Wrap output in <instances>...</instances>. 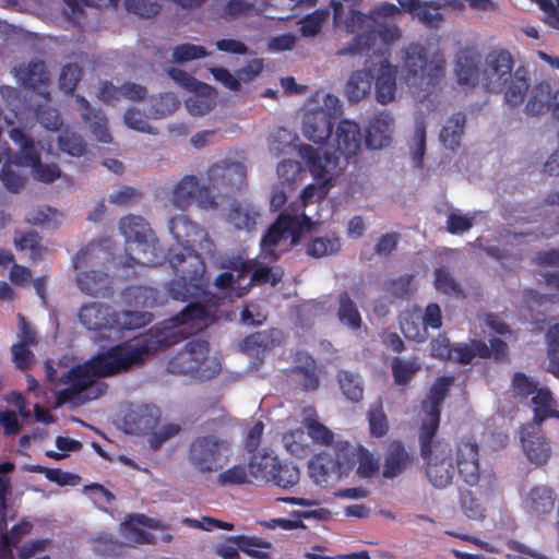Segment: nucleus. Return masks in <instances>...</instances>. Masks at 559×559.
Masks as SVG:
<instances>
[{"mask_svg": "<svg viewBox=\"0 0 559 559\" xmlns=\"http://www.w3.org/2000/svg\"><path fill=\"white\" fill-rule=\"evenodd\" d=\"M212 306L189 305L178 316L154 326L147 334L102 350L84 365L71 368L61 374L64 389L53 388L58 403H79L97 399L104 391L102 377L127 371L139 365L152 353L177 343L215 320Z\"/></svg>", "mask_w": 559, "mask_h": 559, "instance_id": "1", "label": "nucleus"}, {"mask_svg": "<svg viewBox=\"0 0 559 559\" xmlns=\"http://www.w3.org/2000/svg\"><path fill=\"white\" fill-rule=\"evenodd\" d=\"M298 136L285 128H277L269 139L271 153L278 156L289 147L298 148L299 156L307 164L316 183L308 185L300 194V201L294 214H282L269 228L261 240V252L265 258L276 259L281 253L297 245L301 237L317 229L320 224L319 207L328 194L332 181L340 175L342 167L335 154L325 147L297 145Z\"/></svg>", "mask_w": 559, "mask_h": 559, "instance_id": "2", "label": "nucleus"}, {"mask_svg": "<svg viewBox=\"0 0 559 559\" xmlns=\"http://www.w3.org/2000/svg\"><path fill=\"white\" fill-rule=\"evenodd\" d=\"M451 378H440L431 386L426 401L423 402L425 417L419 428L420 452L426 462V475L436 488H445L452 484L456 463L460 478L471 487L491 486L493 473L480 466L479 444L473 436H463L454 447L445 441H433L439 427V405L443 401Z\"/></svg>", "mask_w": 559, "mask_h": 559, "instance_id": "3", "label": "nucleus"}, {"mask_svg": "<svg viewBox=\"0 0 559 559\" xmlns=\"http://www.w3.org/2000/svg\"><path fill=\"white\" fill-rule=\"evenodd\" d=\"M349 2L331 0L335 28L354 35L347 47L340 50V55H383L386 47L401 37L399 27L385 22L399 15L400 9L385 2L365 14Z\"/></svg>", "mask_w": 559, "mask_h": 559, "instance_id": "4", "label": "nucleus"}, {"mask_svg": "<svg viewBox=\"0 0 559 559\" xmlns=\"http://www.w3.org/2000/svg\"><path fill=\"white\" fill-rule=\"evenodd\" d=\"M169 231L177 247L169 251V263L177 273L169 293L175 299L186 300L204 294L205 266L201 254L212 253L213 245L204 229L180 214L169 221Z\"/></svg>", "mask_w": 559, "mask_h": 559, "instance_id": "5", "label": "nucleus"}, {"mask_svg": "<svg viewBox=\"0 0 559 559\" xmlns=\"http://www.w3.org/2000/svg\"><path fill=\"white\" fill-rule=\"evenodd\" d=\"M445 60L438 50L428 51L419 45H411L405 50L401 74V86L419 100L435 93L444 72Z\"/></svg>", "mask_w": 559, "mask_h": 559, "instance_id": "6", "label": "nucleus"}, {"mask_svg": "<svg viewBox=\"0 0 559 559\" xmlns=\"http://www.w3.org/2000/svg\"><path fill=\"white\" fill-rule=\"evenodd\" d=\"M226 267L228 271L216 277L215 286L229 300L243 296L251 282L270 283L274 286L283 276V271L277 266H262L254 260L245 261L242 258L229 261Z\"/></svg>", "mask_w": 559, "mask_h": 559, "instance_id": "7", "label": "nucleus"}, {"mask_svg": "<svg viewBox=\"0 0 559 559\" xmlns=\"http://www.w3.org/2000/svg\"><path fill=\"white\" fill-rule=\"evenodd\" d=\"M79 320L91 332L99 333L107 338H118L123 330L141 328L151 318L148 314L138 311L116 313L106 305L92 302L80 309Z\"/></svg>", "mask_w": 559, "mask_h": 559, "instance_id": "8", "label": "nucleus"}, {"mask_svg": "<svg viewBox=\"0 0 559 559\" xmlns=\"http://www.w3.org/2000/svg\"><path fill=\"white\" fill-rule=\"evenodd\" d=\"M120 231L126 239L124 257L119 264L123 269L136 270L158 263L155 237L142 217L127 216L120 221ZM126 275L129 274L126 270Z\"/></svg>", "mask_w": 559, "mask_h": 559, "instance_id": "9", "label": "nucleus"}, {"mask_svg": "<svg viewBox=\"0 0 559 559\" xmlns=\"http://www.w3.org/2000/svg\"><path fill=\"white\" fill-rule=\"evenodd\" d=\"M108 241L90 243L78 252L73 260L76 270V283L81 290L91 295L103 293L107 288L109 277L103 271L104 263L110 258Z\"/></svg>", "mask_w": 559, "mask_h": 559, "instance_id": "10", "label": "nucleus"}, {"mask_svg": "<svg viewBox=\"0 0 559 559\" xmlns=\"http://www.w3.org/2000/svg\"><path fill=\"white\" fill-rule=\"evenodd\" d=\"M338 97L323 91L316 92L305 105L302 134L317 144L331 135V120L341 114Z\"/></svg>", "mask_w": 559, "mask_h": 559, "instance_id": "11", "label": "nucleus"}, {"mask_svg": "<svg viewBox=\"0 0 559 559\" xmlns=\"http://www.w3.org/2000/svg\"><path fill=\"white\" fill-rule=\"evenodd\" d=\"M230 443L218 436H200L189 447L188 460L195 471L202 474L217 473L233 459Z\"/></svg>", "mask_w": 559, "mask_h": 559, "instance_id": "12", "label": "nucleus"}, {"mask_svg": "<svg viewBox=\"0 0 559 559\" xmlns=\"http://www.w3.org/2000/svg\"><path fill=\"white\" fill-rule=\"evenodd\" d=\"M171 373L188 374L199 380H206L215 377L222 370V364L216 354H210L204 342H190L168 364Z\"/></svg>", "mask_w": 559, "mask_h": 559, "instance_id": "13", "label": "nucleus"}, {"mask_svg": "<svg viewBox=\"0 0 559 559\" xmlns=\"http://www.w3.org/2000/svg\"><path fill=\"white\" fill-rule=\"evenodd\" d=\"M490 346L486 343L473 340L469 343L451 345L445 335H439L431 342V355L440 359L467 364L474 358H502L507 354V345L499 338H490Z\"/></svg>", "mask_w": 559, "mask_h": 559, "instance_id": "14", "label": "nucleus"}, {"mask_svg": "<svg viewBox=\"0 0 559 559\" xmlns=\"http://www.w3.org/2000/svg\"><path fill=\"white\" fill-rule=\"evenodd\" d=\"M307 473L312 483L326 488L350 476L348 461L343 457L342 451H321L317 453L307 465Z\"/></svg>", "mask_w": 559, "mask_h": 559, "instance_id": "15", "label": "nucleus"}, {"mask_svg": "<svg viewBox=\"0 0 559 559\" xmlns=\"http://www.w3.org/2000/svg\"><path fill=\"white\" fill-rule=\"evenodd\" d=\"M442 325V312L437 304H429L421 312L408 310L402 313L400 326L406 338L424 342L428 337L429 329H439Z\"/></svg>", "mask_w": 559, "mask_h": 559, "instance_id": "16", "label": "nucleus"}, {"mask_svg": "<svg viewBox=\"0 0 559 559\" xmlns=\"http://www.w3.org/2000/svg\"><path fill=\"white\" fill-rule=\"evenodd\" d=\"M168 73L176 83L191 92L186 102L191 115L202 116L211 110L216 100V95L211 86L198 82L186 72L176 68H171Z\"/></svg>", "mask_w": 559, "mask_h": 559, "instance_id": "17", "label": "nucleus"}, {"mask_svg": "<svg viewBox=\"0 0 559 559\" xmlns=\"http://www.w3.org/2000/svg\"><path fill=\"white\" fill-rule=\"evenodd\" d=\"M513 59L506 50L487 55L480 72V83L490 92H500L513 74Z\"/></svg>", "mask_w": 559, "mask_h": 559, "instance_id": "18", "label": "nucleus"}, {"mask_svg": "<svg viewBox=\"0 0 559 559\" xmlns=\"http://www.w3.org/2000/svg\"><path fill=\"white\" fill-rule=\"evenodd\" d=\"M337 448L343 453V457L349 463L350 475L355 473L360 478H370L378 474L380 463L378 455L359 443H353L349 440H340Z\"/></svg>", "mask_w": 559, "mask_h": 559, "instance_id": "19", "label": "nucleus"}, {"mask_svg": "<svg viewBox=\"0 0 559 559\" xmlns=\"http://www.w3.org/2000/svg\"><path fill=\"white\" fill-rule=\"evenodd\" d=\"M520 440L522 450L531 464L543 466L548 463L552 454L551 444L537 425L527 424L523 426Z\"/></svg>", "mask_w": 559, "mask_h": 559, "instance_id": "20", "label": "nucleus"}, {"mask_svg": "<svg viewBox=\"0 0 559 559\" xmlns=\"http://www.w3.org/2000/svg\"><path fill=\"white\" fill-rule=\"evenodd\" d=\"M165 524L143 514L130 515L120 524V534L131 545L151 544L154 536L150 531H164Z\"/></svg>", "mask_w": 559, "mask_h": 559, "instance_id": "21", "label": "nucleus"}, {"mask_svg": "<svg viewBox=\"0 0 559 559\" xmlns=\"http://www.w3.org/2000/svg\"><path fill=\"white\" fill-rule=\"evenodd\" d=\"M171 202L180 210H186L193 202L202 209H211L215 205L209 190L201 187L194 177H185L175 187L171 195Z\"/></svg>", "mask_w": 559, "mask_h": 559, "instance_id": "22", "label": "nucleus"}, {"mask_svg": "<svg viewBox=\"0 0 559 559\" xmlns=\"http://www.w3.org/2000/svg\"><path fill=\"white\" fill-rule=\"evenodd\" d=\"M337 152L346 159L356 157L362 151V133L358 123L353 120H342L333 134Z\"/></svg>", "mask_w": 559, "mask_h": 559, "instance_id": "23", "label": "nucleus"}, {"mask_svg": "<svg viewBox=\"0 0 559 559\" xmlns=\"http://www.w3.org/2000/svg\"><path fill=\"white\" fill-rule=\"evenodd\" d=\"M374 73V95L378 103L386 105L393 102L397 93L396 67L386 59L371 67Z\"/></svg>", "mask_w": 559, "mask_h": 559, "instance_id": "24", "label": "nucleus"}, {"mask_svg": "<svg viewBox=\"0 0 559 559\" xmlns=\"http://www.w3.org/2000/svg\"><path fill=\"white\" fill-rule=\"evenodd\" d=\"M301 423L311 440L317 444L329 447L328 451H337V442L345 440L319 421L318 414L313 407L308 406L302 409Z\"/></svg>", "mask_w": 559, "mask_h": 559, "instance_id": "25", "label": "nucleus"}, {"mask_svg": "<svg viewBox=\"0 0 559 559\" xmlns=\"http://www.w3.org/2000/svg\"><path fill=\"white\" fill-rule=\"evenodd\" d=\"M262 70L263 60L253 59L238 71V79L223 68H214L211 70V72L216 81L221 82L227 88L236 91L240 85V81L250 82L254 80L262 72Z\"/></svg>", "mask_w": 559, "mask_h": 559, "instance_id": "26", "label": "nucleus"}, {"mask_svg": "<svg viewBox=\"0 0 559 559\" xmlns=\"http://www.w3.org/2000/svg\"><path fill=\"white\" fill-rule=\"evenodd\" d=\"M393 120L388 115L374 117L366 129V146L370 150H381L391 142Z\"/></svg>", "mask_w": 559, "mask_h": 559, "instance_id": "27", "label": "nucleus"}, {"mask_svg": "<svg viewBox=\"0 0 559 559\" xmlns=\"http://www.w3.org/2000/svg\"><path fill=\"white\" fill-rule=\"evenodd\" d=\"M530 87L528 71L519 67L513 71L509 82L503 85L502 93L506 103L511 107H518L523 104Z\"/></svg>", "mask_w": 559, "mask_h": 559, "instance_id": "28", "label": "nucleus"}, {"mask_svg": "<svg viewBox=\"0 0 559 559\" xmlns=\"http://www.w3.org/2000/svg\"><path fill=\"white\" fill-rule=\"evenodd\" d=\"M409 464L411 456L408 452L400 442L393 441L389 444L386 450L382 475L384 478H394L402 474Z\"/></svg>", "mask_w": 559, "mask_h": 559, "instance_id": "29", "label": "nucleus"}, {"mask_svg": "<svg viewBox=\"0 0 559 559\" xmlns=\"http://www.w3.org/2000/svg\"><path fill=\"white\" fill-rule=\"evenodd\" d=\"M478 61V57L473 53H462L459 57L455 66V76L457 84L463 90H471L480 82Z\"/></svg>", "mask_w": 559, "mask_h": 559, "instance_id": "30", "label": "nucleus"}, {"mask_svg": "<svg viewBox=\"0 0 559 559\" xmlns=\"http://www.w3.org/2000/svg\"><path fill=\"white\" fill-rule=\"evenodd\" d=\"M372 78L371 68L354 71L345 84L347 99L350 103H358L366 98L371 92Z\"/></svg>", "mask_w": 559, "mask_h": 559, "instance_id": "31", "label": "nucleus"}, {"mask_svg": "<svg viewBox=\"0 0 559 559\" xmlns=\"http://www.w3.org/2000/svg\"><path fill=\"white\" fill-rule=\"evenodd\" d=\"M534 419L532 424L540 426L547 418L559 419V411L557 409V402L554 400L550 391L547 388H539L532 397Z\"/></svg>", "mask_w": 559, "mask_h": 559, "instance_id": "32", "label": "nucleus"}, {"mask_svg": "<svg viewBox=\"0 0 559 559\" xmlns=\"http://www.w3.org/2000/svg\"><path fill=\"white\" fill-rule=\"evenodd\" d=\"M19 338L20 342L13 344L11 350L14 364L23 369L27 368L33 361V354L28 350L27 346L35 343V334L23 318H20Z\"/></svg>", "mask_w": 559, "mask_h": 559, "instance_id": "33", "label": "nucleus"}, {"mask_svg": "<svg viewBox=\"0 0 559 559\" xmlns=\"http://www.w3.org/2000/svg\"><path fill=\"white\" fill-rule=\"evenodd\" d=\"M400 10L403 9L413 13L420 22L429 26H436L442 21L439 8L432 3L421 2L420 0H397Z\"/></svg>", "mask_w": 559, "mask_h": 559, "instance_id": "34", "label": "nucleus"}, {"mask_svg": "<svg viewBox=\"0 0 559 559\" xmlns=\"http://www.w3.org/2000/svg\"><path fill=\"white\" fill-rule=\"evenodd\" d=\"M465 117L457 112L451 116L442 126L440 131V142L442 145L451 151L456 150L464 134Z\"/></svg>", "mask_w": 559, "mask_h": 559, "instance_id": "35", "label": "nucleus"}, {"mask_svg": "<svg viewBox=\"0 0 559 559\" xmlns=\"http://www.w3.org/2000/svg\"><path fill=\"white\" fill-rule=\"evenodd\" d=\"M554 504V492L545 486L532 488L524 498L525 508L539 515L549 513Z\"/></svg>", "mask_w": 559, "mask_h": 559, "instance_id": "36", "label": "nucleus"}, {"mask_svg": "<svg viewBox=\"0 0 559 559\" xmlns=\"http://www.w3.org/2000/svg\"><path fill=\"white\" fill-rule=\"evenodd\" d=\"M278 459L273 452L255 453L251 456L249 468L252 480L270 481L276 471Z\"/></svg>", "mask_w": 559, "mask_h": 559, "instance_id": "37", "label": "nucleus"}, {"mask_svg": "<svg viewBox=\"0 0 559 559\" xmlns=\"http://www.w3.org/2000/svg\"><path fill=\"white\" fill-rule=\"evenodd\" d=\"M145 95V88L141 85L128 83L121 88H117L110 83H104L98 92V97L105 103H114L119 100L122 96L138 100L142 99Z\"/></svg>", "mask_w": 559, "mask_h": 559, "instance_id": "38", "label": "nucleus"}, {"mask_svg": "<svg viewBox=\"0 0 559 559\" xmlns=\"http://www.w3.org/2000/svg\"><path fill=\"white\" fill-rule=\"evenodd\" d=\"M342 241L335 233L312 238L307 245V254L312 258H324L341 251Z\"/></svg>", "mask_w": 559, "mask_h": 559, "instance_id": "39", "label": "nucleus"}, {"mask_svg": "<svg viewBox=\"0 0 559 559\" xmlns=\"http://www.w3.org/2000/svg\"><path fill=\"white\" fill-rule=\"evenodd\" d=\"M259 211L250 204H233L228 221L237 229L251 230L258 223Z\"/></svg>", "mask_w": 559, "mask_h": 559, "instance_id": "40", "label": "nucleus"}, {"mask_svg": "<svg viewBox=\"0 0 559 559\" xmlns=\"http://www.w3.org/2000/svg\"><path fill=\"white\" fill-rule=\"evenodd\" d=\"M282 500L302 507L297 514L305 519L325 520L330 515V511L321 507V501L318 498L289 497Z\"/></svg>", "mask_w": 559, "mask_h": 559, "instance_id": "41", "label": "nucleus"}, {"mask_svg": "<svg viewBox=\"0 0 559 559\" xmlns=\"http://www.w3.org/2000/svg\"><path fill=\"white\" fill-rule=\"evenodd\" d=\"M426 150V124L423 120H416L409 140V151L415 167L420 168Z\"/></svg>", "mask_w": 559, "mask_h": 559, "instance_id": "42", "label": "nucleus"}, {"mask_svg": "<svg viewBox=\"0 0 559 559\" xmlns=\"http://www.w3.org/2000/svg\"><path fill=\"white\" fill-rule=\"evenodd\" d=\"M249 465L234 464L223 468L217 475V483L223 486L241 485L252 483Z\"/></svg>", "mask_w": 559, "mask_h": 559, "instance_id": "43", "label": "nucleus"}, {"mask_svg": "<svg viewBox=\"0 0 559 559\" xmlns=\"http://www.w3.org/2000/svg\"><path fill=\"white\" fill-rule=\"evenodd\" d=\"M340 389L343 395L352 402H358L364 395V385L358 374L341 371L338 373Z\"/></svg>", "mask_w": 559, "mask_h": 559, "instance_id": "44", "label": "nucleus"}, {"mask_svg": "<svg viewBox=\"0 0 559 559\" xmlns=\"http://www.w3.org/2000/svg\"><path fill=\"white\" fill-rule=\"evenodd\" d=\"M547 370L554 376L559 378V323H554L549 326L546 333Z\"/></svg>", "mask_w": 559, "mask_h": 559, "instance_id": "45", "label": "nucleus"}, {"mask_svg": "<svg viewBox=\"0 0 559 559\" xmlns=\"http://www.w3.org/2000/svg\"><path fill=\"white\" fill-rule=\"evenodd\" d=\"M235 542L242 552L246 555L258 558L267 559L271 544L257 537L245 535L235 536Z\"/></svg>", "mask_w": 559, "mask_h": 559, "instance_id": "46", "label": "nucleus"}, {"mask_svg": "<svg viewBox=\"0 0 559 559\" xmlns=\"http://www.w3.org/2000/svg\"><path fill=\"white\" fill-rule=\"evenodd\" d=\"M76 103L82 111V117L85 121L90 122L92 132L99 142L107 143L110 141V135L106 129V118L100 114H94V121H91L88 116V103L83 97H76Z\"/></svg>", "mask_w": 559, "mask_h": 559, "instance_id": "47", "label": "nucleus"}, {"mask_svg": "<svg viewBox=\"0 0 559 559\" xmlns=\"http://www.w3.org/2000/svg\"><path fill=\"white\" fill-rule=\"evenodd\" d=\"M367 419L369 435L372 438H382L388 433L390 424L381 404L370 406Z\"/></svg>", "mask_w": 559, "mask_h": 559, "instance_id": "48", "label": "nucleus"}, {"mask_svg": "<svg viewBox=\"0 0 559 559\" xmlns=\"http://www.w3.org/2000/svg\"><path fill=\"white\" fill-rule=\"evenodd\" d=\"M420 365L416 359H401L394 358L392 360V372L394 377V382L397 385H404L414 377V374L419 370Z\"/></svg>", "mask_w": 559, "mask_h": 559, "instance_id": "49", "label": "nucleus"}, {"mask_svg": "<svg viewBox=\"0 0 559 559\" xmlns=\"http://www.w3.org/2000/svg\"><path fill=\"white\" fill-rule=\"evenodd\" d=\"M545 107H554V95L550 94L549 85L543 83L533 90L526 109L531 114H538Z\"/></svg>", "mask_w": 559, "mask_h": 559, "instance_id": "50", "label": "nucleus"}, {"mask_svg": "<svg viewBox=\"0 0 559 559\" xmlns=\"http://www.w3.org/2000/svg\"><path fill=\"white\" fill-rule=\"evenodd\" d=\"M338 319L348 328L356 330L360 326L361 317L347 294L340 297Z\"/></svg>", "mask_w": 559, "mask_h": 559, "instance_id": "51", "label": "nucleus"}, {"mask_svg": "<svg viewBox=\"0 0 559 559\" xmlns=\"http://www.w3.org/2000/svg\"><path fill=\"white\" fill-rule=\"evenodd\" d=\"M293 381L297 382L304 390H313L318 386V377L316 374V364L312 359H307L306 365L296 367L292 374Z\"/></svg>", "mask_w": 559, "mask_h": 559, "instance_id": "52", "label": "nucleus"}, {"mask_svg": "<svg viewBox=\"0 0 559 559\" xmlns=\"http://www.w3.org/2000/svg\"><path fill=\"white\" fill-rule=\"evenodd\" d=\"M300 473L297 466L293 464H280L277 463L276 471L271 480L276 486L282 488H288L296 485L299 481Z\"/></svg>", "mask_w": 559, "mask_h": 559, "instance_id": "53", "label": "nucleus"}, {"mask_svg": "<svg viewBox=\"0 0 559 559\" xmlns=\"http://www.w3.org/2000/svg\"><path fill=\"white\" fill-rule=\"evenodd\" d=\"M207 50L198 44L186 43L178 45L173 50V59L176 62H188L207 57Z\"/></svg>", "mask_w": 559, "mask_h": 559, "instance_id": "54", "label": "nucleus"}, {"mask_svg": "<svg viewBox=\"0 0 559 559\" xmlns=\"http://www.w3.org/2000/svg\"><path fill=\"white\" fill-rule=\"evenodd\" d=\"M284 448L295 456H304L308 451V440L300 429L292 430L283 436Z\"/></svg>", "mask_w": 559, "mask_h": 559, "instance_id": "55", "label": "nucleus"}, {"mask_svg": "<svg viewBox=\"0 0 559 559\" xmlns=\"http://www.w3.org/2000/svg\"><path fill=\"white\" fill-rule=\"evenodd\" d=\"M329 16L328 10H317L299 21L300 33L305 37H313L321 31L322 24Z\"/></svg>", "mask_w": 559, "mask_h": 559, "instance_id": "56", "label": "nucleus"}, {"mask_svg": "<svg viewBox=\"0 0 559 559\" xmlns=\"http://www.w3.org/2000/svg\"><path fill=\"white\" fill-rule=\"evenodd\" d=\"M305 171L295 160H283L277 166V177L282 183L295 185L302 180Z\"/></svg>", "mask_w": 559, "mask_h": 559, "instance_id": "57", "label": "nucleus"}, {"mask_svg": "<svg viewBox=\"0 0 559 559\" xmlns=\"http://www.w3.org/2000/svg\"><path fill=\"white\" fill-rule=\"evenodd\" d=\"M461 509L472 520H483L486 515V508L472 491H465L461 496Z\"/></svg>", "mask_w": 559, "mask_h": 559, "instance_id": "58", "label": "nucleus"}, {"mask_svg": "<svg viewBox=\"0 0 559 559\" xmlns=\"http://www.w3.org/2000/svg\"><path fill=\"white\" fill-rule=\"evenodd\" d=\"M58 147L60 151L71 155L80 156L83 154L85 146L75 133L68 130L63 131L58 138Z\"/></svg>", "mask_w": 559, "mask_h": 559, "instance_id": "59", "label": "nucleus"}, {"mask_svg": "<svg viewBox=\"0 0 559 559\" xmlns=\"http://www.w3.org/2000/svg\"><path fill=\"white\" fill-rule=\"evenodd\" d=\"M126 8L140 16L156 14L163 5L162 0H126Z\"/></svg>", "mask_w": 559, "mask_h": 559, "instance_id": "60", "label": "nucleus"}, {"mask_svg": "<svg viewBox=\"0 0 559 559\" xmlns=\"http://www.w3.org/2000/svg\"><path fill=\"white\" fill-rule=\"evenodd\" d=\"M62 214L51 207H39L31 216L28 221L36 224H45L49 227L57 226L62 221Z\"/></svg>", "mask_w": 559, "mask_h": 559, "instance_id": "61", "label": "nucleus"}, {"mask_svg": "<svg viewBox=\"0 0 559 559\" xmlns=\"http://www.w3.org/2000/svg\"><path fill=\"white\" fill-rule=\"evenodd\" d=\"M154 109L151 116L154 118L164 117L171 114L178 107V99L171 93L162 95L158 99H154Z\"/></svg>", "mask_w": 559, "mask_h": 559, "instance_id": "62", "label": "nucleus"}, {"mask_svg": "<svg viewBox=\"0 0 559 559\" xmlns=\"http://www.w3.org/2000/svg\"><path fill=\"white\" fill-rule=\"evenodd\" d=\"M474 216L462 214L459 211L450 213L447 221L448 230L451 234H461L473 226Z\"/></svg>", "mask_w": 559, "mask_h": 559, "instance_id": "63", "label": "nucleus"}, {"mask_svg": "<svg viewBox=\"0 0 559 559\" xmlns=\"http://www.w3.org/2000/svg\"><path fill=\"white\" fill-rule=\"evenodd\" d=\"M124 123L128 128L140 132H152V129L147 122V117L135 107L127 110L124 114Z\"/></svg>", "mask_w": 559, "mask_h": 559, "instance_id": "64", "label": "nucleus"}]
</instances>
